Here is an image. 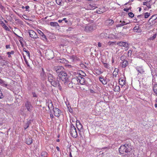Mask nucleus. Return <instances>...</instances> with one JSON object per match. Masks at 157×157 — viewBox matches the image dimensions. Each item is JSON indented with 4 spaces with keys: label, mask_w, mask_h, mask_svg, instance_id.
Returning a JSON list of instances; mask_svg holds the SVG:
<instances>
[{
    "label": "nucleus",
    "mask_w": 157,
    "mask_h": 157,
    "mask_svg": "<svg viewBox=\"0 0 157 157\" xmlns=\"http://www.w3.org/2000/svg\"><path fill=\"white\" fill-rule=\"evenodd\" d=\"M104 67L106 68H108L109 67V64L106 63H103Z\"/></svg>",
    "instance_id": "obj_42"
},
{
    "label": "nucleus",
    "mask_w": 157,
    "mask_h": 157,
    "mask_svg": "<svg viewBox=\"0 0 157 157\" xmlns=\"http://www.w3.org/2000/svg\"><path fill=\"white\" fill-rule=\"evenodd\" d=\"M136 70L140 73L142 74L144 72L142 67H136Z\"/></svg>",
    "instance_id": "obj_16"
},
{
    "label": "nucleus",
    "mask_w": 157,
    "mask_h": 157,
    "mask_svg": "<svg viewBox=\"0 0 157 157\" xmlns=\"http://www.w3.org/2000/svg\"><path fill=\"white\" fill-rule=\"evenodd\" d=\"M6 48L7 49L10 48V45H6Z\"/></svg>",
    "instance_id": "obj_58"
},
{
    "label": "nucleus",
    "mask_w": 157,
    "mask_h": 157,
    "mask_svg": "<svg viewBox=\"0 0 157 157\" xmlns=\"http://www.w3.org/2000/svg\"><path fill=\"white\" fill-rule=\"evenodd\" d=\"M25 8L26 9V10H28V9H29V6H26L25 7Z\"/></svg>",
    "instance_id": "obj_57"
},
{
    "label": "nucleus",
    "mask_w": 157,
    "mask_h": 157,
    "mask_svg": "<svg viewBox=\"0 0 157 157\" xmlns=\"http://www.w3.org/2000/svg\"><path fill=\"white\" fill-rule=\"evenodd\" d=\"M0 59L2 60H4V58H3V56H0Z\"/></svg>",
    "instance_id": "obj_56"
},
{
    "label": "nucleus",
    "mask_w": 157,
    "mask_h": 157,
    "mask_svg": "<svg viewBox=\"0 0 157 157\" xmlns=\"http://www.w3.org/2000/svg\"><path fill=\"white\" fill-rule=\"evenodd\" d=\"M56 149L57 150V151H60V150H59V148L58 147V146L56 147Z\"/></svg>",
    "instance_id": "obj_59"
},
{
    "label": "nucleus",
    "mask_w": 157,
    "mask_h": 157,
    "mask_svg": "<svg viewBox=\"0 0 157 157\" xmlns=\"http://www.w3.org/2000/svg\"><path fill=\"white\" fill-rule=\"evenodd\" d=\"M132 146L130 144H125L122 145L119 148V151L120 153L123 152L128 153L132 150Z\"/></svg>",
    "instance_id": "obj_2"
},
{
    "label": "nucleus",
    "mask_w": 157,
    "mask_h": 157,
    "mask_svg": "<svg viewBox=\"0 0 157 157\" xmlns=\"http://www.w3.org/2000/svg\"><path fill=\"white\" fill-rule=\"evenodd\" d=\"M147 2L148 1H147V2H144L143 5H146V6H147L148 7V6H149V4H148Z\"/></svg>",
    "instance_id": "obj_50"
},
{
    "label": "nucleus",
    "mask_w": 157,
    "mask_h": 157,
    "mask_svg": "<svg viewBox=\"0 0 157 157\" xmlns=\"http://www.w3.org/2000/svg\"><path fill=\"white\" fill-rule=\"evenodd\" d=\"M132 51L131 50H129L128 51V56H131V55H132Z\"/></svg>",
    "instance_id": "obj_43"
},
{
    "label": "nucleus",
    "mask_w": 157,
    "mask_h": 157,
    "mask_svg": "<svg viewBox=\"0 0 157 157\" xmlns=\"http://www.w3.org/2000/svg\"><path fill=\"white\" fill-rule=\"evenodd\" d=\"M106 25H112L113 23V21L111 19H109L106 21Z\"/></svg>",
    "instance_id": "obj_18"
},
{
    "label": "nucleus",
    "mask_w": 157,
    "mask_h": 157,
    "mask_svg": "<svg viewBox=\"0 0 157 157\" xmlns=\"http://www.w3.org/2000/svg\"><path fill=\"white\" fill-rule=\"evenodd\" d=\"M58 76L59 78L64 83L68 81V77L67 74L64 72L59 74Z\"/></svg>",
    "instance_id": "obj_4"
},
{
    "label": "nucleus",
    "mask_w": 157,
    "mask_h": 157,
    "mask_svg": "<svg viewBox=\"0 0 157 157\" xmlns=\"http://www.w3.org/2000/svg\"><path fill=\"white\" fill-rule=\"evenodd\" d=\"M29 127V123H28V122L26 124L25 126V127H24L25 129H27Z\"/></svg>",
    "instance_id": "obj_45"
},
{
    "label": "nucleus",
    "mask_w": 157,
    "mask_h": 157,
    "mask_svg": "<svg viewBox=\"0 0 157 157\" xmlns=\"http://www.w3.org/2000/svg\"><path fill=\"white\" fill-rule=\"evenodd\" d=\"M71 59H73V61H75L76 59V57L75 56H72L71 57Z\"/></svg>",
    "instance_id": "obj_44"
},
{
    "label": "nucleus",
    "mask_w": 157,
    "mask_h": 157,
    "mask_svg": "<svg viewBox=\"0 0 157 157\" xmlns=\"http://www.w3.org/2000/svg\"><path fill=\"white\" fill-rule=\"evenodd\" d=\"M117 44L119 46L123 47L125 48H128V44L127 42L124 41H120L117 43Z\"/></svg>",
    "instance_id": "obj_6"
},
{
    "label": "nucleus",
    "mask_w": 157,
    "mask_h": 157,
    "mask_svg": "<svg viewBox=\"0 0 157 157\" xmlns=\"http://www.w3.org/2000/svg\"><path fill=\"white\" fill-rule=\"evenodd\" d=\"M70 133L71 136L74 138H76L77 136V132L76 128L72 124H70Z\"/></svg>",
    "instance_id": "obj_3"
},
{
    "label": "nucleus",
    "mask_w": 157,
    "mask_h": 157,
    "mask_svg": "<svg viewBox=\"0 0 157 157\" xmlns=\"http://www.w3.org/2000/svg\"><path fill=\"white\" fill-rule=\"evenodd\" d=\"M0 8L2 10H3L4 9V6L2 5L1 2H0Z\"/></svg>",
    "instance_id": "obj_51"
},
{
    "label": "nucleus",
    "mask_w": 157,
    "mask_h": 157,
    "mask_svg": "<svg viewBox=\"0 0 157 157\" xmlns=\"http://www.w3.org/2000/svg\"><path fill=\"white\" fill-rule=\"evenodd\" d=\"M37 32L41 36L40 38L42 40H46V37L44 33L40 30L38 29L37 30Z\"/></svg>",
    "instance_id": "obj_11"
},
{
    "label": "nucleus",
    "mask_w": 157,
    "mask_h": 157,
    "mask_svg": "<svg viewBox=\"0 0 157 157\" xmlns=\"http://www.w3.org/2000/svg\"><path fill=\"white\" fill-rule=\"evenodd\" d=\"M62 0H56V3L58 5H62Z\"/></svg>",
    "instance_id": "obj_38"
},
{
    "label": "nucleus",
    "mask_w": 157,
    "mask_h": 157,
    "mask_svg": "<svg viewBox=\"0 0 157 157\" xmlns=\"http://www.w3.org/2000/svg\"><path fill=\"white\" fill-rule=\"evenodd\" d=\"M47 75L48 81L51 83V84L53 86L55 87L58 86L59 88L60 89L61 86H60L58 80L57 79L58 78H56L52 75L50 73L48 74Z\"/></svg>",
    "instance_id": "obj_1"
},
{
    "label": "nucleus",
    "mask_w": 157,
    "mask_h": 157,
    "mask_svg": "<svg viewBox=\"0 0 157 157\" xmlns=\"http://www.w3.org/2000/svg\"><path fill=\"white\" fill-rule=\"evenodd\" d=\"M77 77L78 78L77 79H78L79 83H80L81 85H83L85 84L86 81L83 77L78 74H77Z\"/></svg>",
    "instance_id": "obj_10"
},
{
    "label": "nucleus",
    "mask_w": 157,
    "mask_h": 157,
    "mask_svg": "<svg viewBox=\"0 0 157 157\" xmlns=\"http://www.w3.org/2000/svg\"><path fill=\"white\" fill-rule=\"evenodd\" d=\"M125 59V57L124 56H122L120 57V59L121 60H124Z\"/></svg>",
    "instance_id": "obj_48"
},
{
    "label": "nucleus",
    "mask_w": 157,
    "mask_h": 157,
    "mask_svg": "<svg viewBox=\"0 0 157 157\" xmlns=\"http://www.w3.org/2000/svg\"><path fill=\"white\" fill-rule=\"evenodd\" d=\"M137 17L138 18H143L144 17V16L142 14L138 15L137 16Z\"/></svg>",
    "instance_id": "obj_46"
},
{
    "label": "nucleus",
    "mask_w": 157,
    "mask_h": 157,
    "mask_svg": "<svg viewBox=\"0 0 157 157\" xmlns=\"http://www.w3.org/2000/svg\"><path fill=\"white\" fill-rule=\"evenodd\" d=\"M23 51L25 52V51H27V50H26V49L25 48H24Z\"/></svg>",
    "instance_id": "obj_61"
},
{
    "label": "nucleus",
    "mask_w": 157,
    "mask_h": 157,
    "mask_svg": "<svg viewBox=\"0 0 157 157\" xmlns=\"http://www.w3.org/2000/svg\"><path fill=\"white\" fill-rule=\"evenodd\" d=\"M3 95H2L1 92H1H0V98H3Z\"/></svg>",
    "instance_id": "obj_53"
},
{
    "label": "nucleus",
    "mask_w": 157,
    "mask_h": 157,
    "mask_svg": "<svg viewBox=\"0 0 157 157\" xmlns=\"http://www.w3.org/2000/svg\"><path fill=\"white\" fill-rule=\"evenodd\" d=\"M66 19V18H63V20H59L58 21V22L59 23H61V22H62L63 21V20H65Z\"/></svg>",
    "instance_id": "obj_52"
},
{
    "label": "nucleus",
    "mask_w": 157,
    "mask_h": 157,
    "mask_svg": "<svg viewBox=\"0 0 157 157\" xmlns=\"http://www.w3.org/2000/svg\"><path fill=\"white\" fill-rule=\"evenodd\" d=\"M26 143L30 145L33 142L32 139L31 138H28L26 139Z\"/></svg>",
    "instance_id": "obj_24"
},
{
    "label": "nucleus",
    "mask_w": 157,
    "mask_h": 157,
    "mask_svg": "<svg viewBox=\"0 0 157 157\" xmlns=\"http://www.w3.org/2000/svg\"><path fill=\"white\" fill-rule=\"evenodd\" d=\"M119 83L120 85L123 86L125 85V82L124 80L123 79H120L119 80Z\"/></svg>",
    "instance_id": "obj_29"
},
{
    "label": "nucleus",
    "mask_w": 157,
    "mask_h": 157,
    "mask_svg": "<svg viewBox=\"0 0 157 157\" xmlns=\"http://www.w3.org/2000/svg\"><path fill=\"white\" fill-rule=\"evenodd\" d=\"M6 61L5 60H2L1 61V64L2 66H4V65H5L6 64Z\"/></svg>",
    "instance_id": "obj_40"
},
{
    "label": "nucleus",
    "mask_w": 157,
    "mask_h": 157,
    "mask_svg": "<svg viewBox=\"0 0 157 157\" xmlns=\"http://www.w3.org/2000/svg\"><path fill=\"white\" fill-rule=\"evenodd\" d=\"M98 46L100 47L101 46V44L100 42H98Z\"/></svg>",
    "instance_id": "obj_55"
},
{
    "label": "nucleus",
    "mask_w": 157,
    "mask_h": 157,
    "mask_svg": "<svg viewBox=\"0 0 157 157\" xmlns=\"http://www.w3.org/2000/svg\"><path fill=\"white\" fill-rule=\"evenodd\" d=\"M25 52L26 53V55L27 56L29 57V58H30V56L29 52L27 50V51H25Z\"/></svg>",
    "instance_id": "obj_47"
},
{
    "label": "nucleus",
    "mask_w": 157,
    "mask_h": 157,
    "mask_svg": "<svg viewBox=\"0 0 157 157\" xmlns=\"http://www.w3.org/2000/svg\"><path fill=\"white\" fill-rule=\"evenodd\" d=\"M128 15L129 17L131 18H132V17H134V14L132 12L129 13H128Z\"/></svg>",
    "instance_id": "obj_41"
},
{
    "label": "nucleus",
    "mask_w": 157,
    "mask_h": 157,
    "mask_svg": "<svg viewBox=\"0 0 157 157\" xmlns=\"http://www.w3.org/2000/svg\"><path fill=\"white\" fill-rule=\"evenodd\" d=\"M77 74L79 75L80 76H85L86 75V74L82 71H79V73L78 74V73Z\"/></svg>",
    "instance_id": "obj_35"
},
{
    "label": "nucleus",
    "mask_w": 157,
    "mask_h": 157,
    "mask_svg": "<svg viewBox=\"0 0 157 157\" xmlns=\"http://www.w3.org/2000/svg\"><path fill=\"white\" fill-rule=\"evenodd\" d=\"M78 78L77 77V74L76 75V77H74L73 78L72 80V82H74V84H77L79 83L78 82V79H77Z\"/></svg>",
    "instance_id": "obj_20"
},
{
    "label": "nucleus",
    "mask_w": 157,
    "mask_h": 157,
    "mask_svg": "<svg viewBox=\"0 0 157 157\" xmlns=\"http://www.w3.org/2000/svg\"><path fill=\"white\" fill-rule=\"evenodd\" d=\"M120 24L117 25H116L117 27H121L124 25H127L128 24V23H126L125 21H120Z\"/></svg>",
    "instance_id": "obj_15"
},
{
    "label": "nucleus",
    "mask_w": 157,
    "mask_h": 157,
    "mask_svg": "<svg viewBox=\"0 0 157 157\" xmlns=\"http://www.w3.org/2000/svg\"><path fill=\"white\" fill-rule=\"evenodd\" d=\"M14 52L13 51H12L10 52H7V55H8V57H11V55L13 54Z\"/></svg>",
    "instance_id": "obj_37"
},
{
    "label": "nucleus",
    "mask_w": 157,
    "mask_h": 157,
    "mask_svg": "<svg viewBox=\"0 0 157 157\" xmlns=\"http://www.w3.org/2000/svg\"><path fill=\"white\" fill-rule=\"evenodd\" d=\"M121 64L122 67L123 68H124L128 66V61L127 60H124L122 62Z\"/></svg>",
    "instance_id": "obj_21"
},
{
    "label": "nucleus",
    "mask_w": 157,
    "mask_h": 157,
    "mask_svg": "<svg viewBox=\"0 0 157 157\" xmlns=\"http://www.w3.org/2000/svg\"><path fill=\"white\" fill-rule=\"evenodd\" d=\"M25 106L28 111L31 112L32 111L33 106L30 102L27 101L25 103Z\"/></svg>",
    "instance_id": "obj_9"
},
{
    "label": "nucleus",
    "mask_w": 157,
    "mask_h": 157,
    "mask_svg": "<svg viewBox=\"0 0 157 157\" xmlns=\"http://www.w3.org/2000/svg\"><path fill=\"white\" fill-rule=\"evenodd\" d=\"M114 91L115 92H119L120 91V88L119 86H116L114 89Z\"/></svg>",
    "instance_id": "obj_34"
},
{
    "label": "nucleus",
    "mask_w": 157,
    "mask_h": 157,
    "mask_svg": "<svg viewBox=\"0 0 157 157\" xmlns=\"http://www.w3.org/2000/svg\"><path fill=\"white\" fill-rule=\"evenodd\" d=\"M150 13L148 12L145 13H144V17L145 18H148L150 15Z\"/></svg>",
    "instance_id": "obj_39"
},
{
    "label": "nucleus",
    "mask_w": 157,
    "mask_h": 157,
    "mask_svg": "<svg viewBox=\"0 0 157 157\" xmlns=\"http://www.w3.org/2000/svg\"><path fill=\"white\" fill-rule=\"evenodd\" d=\"M29 35L33 39L38 38V37L36 33L33 30H29Z\"/></svg>",
    "instance_id": "obj_5"
},
{
    "label": "nucleus",
    "mask_w": 157,
    "mask_h": 157,
    "mask_svg": "<svg viewBox=\"0 0 157 157\" xmlns=\"http://www.w3.org/2000/svg\"><path fill=\"white\" fill-rule=\"evenodd\" d=\"M100 81L103 84H106L107 83L106 80L104 78V77H100L99 78Z\"/></svg>",
    "instance_id": "obj_19"
},
{
    "label": "nucleus",
    "mask_w": 157,
    "mask_h": 157,
    "mask_svg": "<svg viewBox=\"0 0 157 157\" xmlns=\"http://www.w3.org/2000/svg\"><path fill=\"white\" fill-rule=\"evenodd\" d=\"M129 10V9L128 8H124V11H125L127 12H128Z\"/></svg>",
    "instance_id": "obj_54"
},
{
    "label": "nucleus",
    "mask_w": 157,
    "mask_h": 157,
    "mask_svg": "<svg viewBox=\"0 0 157 157\" xmlns=\"http://www.w3.org/2000/svg\"><path fill=\"white\" fill-rule=\"evenodd\" d=\"M156 34H155L153 35V36L151 37H149L148 39V40H153L156 37Z\"/></svg>",
    "instance_id": "obj_33"
},
{
    "label": "nucleus",
    "mask_w": 157,
    "mask_h": 157,
    "mask_svg": "<svg viewBox=\"0 0 157 157\" xmlns=\"http://www.w3.org/2000/svg\"><path fill=\"white\" fill-rule=\"evenodd\" d=\"M100 36L101 38H105L108 37V34L105 33H102L100 34Z\"/></svg>",
    "instance_id": "obj_28"
},
{
    "label": "nucleus",
    "mask_w": 157,
    "mask_h": 157,
    "mask_svg": "<svg viewBox=\"0 0 157 157\" xmlns=\"http://www.w3.org/2000/svg\"><path fill=\"white\" fill-rule=\"evenodd\" d=\"M63 68L62 66H56L54 67V70L58 74H60V73L63 72Z\"/></svg>",
    "instance_id": "obj_8"
},
{
    "label": "nucleus",
    "mask_w": 157,
    "mask_h": 157,
    "mask_svg": "<svg viewBox=\"0 0 157 157\" xmlns=\"http://www.w3.org/2000/svg\"><path fill=\"white\" fill-rule=\"evenodd\" d=\"M50 24L51 26L54 27H56L57 26H59L57 22H51Z\"/></svg>",
    "instance_id": "obj_27"
},
{
    "label": "nucleus",
    "mask_w": 157,
    "mask_h": 157,
    "mask_svg": "<svg viewBox=\"0 0 157 157\" xmlns=\"http://www.w3.org/2000/svg\"><path fill=\"white\" fill-rule=\"evenodd\" d=\"M154 17V16L153 15L149 20V22L151 25H153L155 23L156 18L153 19Z\"/></svg>",
    "instance_id": "obj_13"
},
{
    "label": "nucleus",
    "mask_w": 157,
    "mask_h": 157,
    "mask_svg": "<svg viewBox=\"0 0 157 157\" xmlns=\"http://www.w3.org/2000/svg\"><path fill=\"white\" fill-rule=\"evenodd\" d=\"M76 127L78 130L79 131L81 130L82 129H83L82 126L79 122H78V124H76Z\"/></svg>",
    "instance_id": "obj_23"
},
{
    "label": "nucleus",
    "mask_w": 157,
    "mask_h": 157,
    "mask_svg": "<svg viewBox=\"0 0 157 157\" xmlns=\"http://www.w3.org/2000/svg\"><path fill=\"white\" fill-rule=\"evenodd\" d=\"M133 30L136 33H140L141 32V30L139 28V26H136L134 28Z\"/></svg>",
    "instance_id": "obj_22"
},
{
    "label": "nucleus",
    "mask_w": 157,
    "mask_h": 157,
    "mask_svg": "<svg viewBox=\"0 0 157 157\" xmlns=\"http://www.w3.org/2000/svg\"><path fill=\"white\" fill-rule=\"evenodd\" d=\"M32 95L33 97H37L36 94L35 93V92H33L32 93Z\"/></svg>",
    "instance_id": "obj_49"
},
{
    "label": "nucleus",
    "mask_w": 157,
    "mask_h": 157,
    "mask_svg": "<svg viewBox=\"0 0 157 157\" xmlns=\"http://www.w3.org/2000/svg\"><path fill=\"white\" fill-rule=\"evenodd\" d=\"M23 57H24L25 61V63H26V64H27V66L29 67V68L31 69V67L30 66L29 64V63L27 61V60L26 59L25 56H23Z\"/></svg>",
    "instance_id": "obj_36"
},
{
    "label": "nucleus",
    "mask_w": 157,
    "mask_h": 157,
    "mask_svg": "<svg viewBox=\"0 0 157 157\" xmlns=\"http://www.w3.org/2000/svg\"><path fill=\"white\" fill-rule=\"evenodd\" d=\"M141 10V8L139 7V11H140Z\"/></svg>",
    "instance_id": "obj_64"
},
{
    "label": "nucleus",
    "mask_w": 157,
    "mask_h": 157,
    "mask_svg": "<svg viewBox=\"0 0 157 157\" xmlns=\"http://www.w3.org/2000/svg\"><path fill=\"white\" fill-rule=\"evenodd\" d=\"M53 110L54 115L57 117H59L61 113V111L58 108H53Z\"/></svg>",
    "instance_id": "obj_7"
},
{
    "label": "nucleus",
    "mask_w": 157,
    "mask_h": 157,
    "mask_svg": "<svg viewBox=\"0 0 157 157\" xmlns=\"http://www.w3.org/2000/svg\"><path fill=\"white\" fill-rule=\"evenodd\" d=\"M51 118L52 119L53 117V116L52 114H50Z\"/></svg>",
    "instance_id": "obj_60"
},
{
    "label": "nucleus",
    "mask_w": 157,
    "mask_h": 157,
    "mask_svg": "<svg viewBox=\"0 0 157 157\" xmlns=\"http://www.w3.org/2000/svg\"><path fill=\"white\" fill-rule=\"evenodd\" d=\"M47 105H48V108L49 109H52V108L53 109V106L52 103V102H48L47 103Z\"/></svg>",
    "instance_id": "obj_25"
},
{
    "label": "nucleus",
    "mask_w": 157,
    "mask_h": 157,
    "mask_svg": "<svg viewBox=\"0 0 157 157\" xmlns=\"http://www.w3.org/2000/svg\"><path fill=\"white\" fill-rule=\"evenodd\" d=\"M40 77L42 80H44L45 79L47 75L44 72L43 68H42V71L40 73Z\"/></svg>",
    "instance_id": "obj_12"
},
{
    "label": "nucleus",
    "mask_w": 157,
    "mask_h": 157,
    "mask_svg": "<svg viewBox=\"0 0 157 157\" xmlns=\"http://www.w3.org/2000/svg\"><path fill=\"white\" fill-rule=\"evenodd\" d=\"M155 108L157 107V103H155Z\"/></svg>",
    "instance_id": "obj_63"
},
{
    "label": "nucleus",
    "mask_w": 157,
    "mask_h": 157,
    "mask_svg": "<svg viewBox=\"0 0 157 157\" xmlns=\"http://www.w3.org/2000/svg\"><path fill=\"white\" fill-rule=\"evenodd\" d=\"M134 20H135L136 21H140V20H138V18H136Z\"/></svg>",
    "instance_id": "obj_62"
},
{
    "label": "nucleus",
    "mask_w": 157,
    "mask_h": 157,
    "mask_svg": "<svg viewBox=\"0 0 157 157\" xmlns=\"http://www.w3.org/2000/svg\"><path fill=\"white\" fill-rule=\"evenodd\" d=\"M0 24L2 25V26L3 28L7 31L9 30V29L7 27V26L5 24L4 22L2 21H0Z\"/></svg>",
    "instance_id": "obj_17"
},
{
    "label": "nucleus",
    "mask_w": 157,
    "mask_h": 157,
    "mask_svg": "<svg viewBox=\"0 0 157 157\" xmlns=\"http://www.w3.org/2000/svg\"><path fill=\"white\" fill-rule=\"evenodd\" d=\"M0 84L4 86H6L8 85L4 81L1 79H0Z\"/></svg>",
    "instance_id": "obj_31"
},
{
    "label": "nucleus",
    "mask_w": 157,
    "mask_h": 157,
    "mask_svg": "<svg viewBox=\"0 0 157 157\" xmlns=\"http://www.w3.org/2000/svg\"><path fill=\"white\" fill-rule=\"evenodd\" d=\"M153 90L154 93L157 95V84H155L154 85Z\"/></svg>",
    "instance_id": "obj_32"
},
{
    "label": "nucleus",
    "mask_w": 157,
    "mask_h": 157,
    "mask_svg": "<svg viewBox=\"0 0 157 157\" xmlns=\"http://www.w3.org/2000/svg\"><path fill=\"white\" fill-rule=\"evenodd\" d=\"M93 29L94 28L93 26H87L85 28V30L87 32H91L93 30Z\"/></svg>",
    "instance_id": "obj_14"
},
{
    "label": "nucleus",
    "mask_w": 157,
    "mask_h": 157,
    "mask_svg": "<svg viewBox=\"0 0 157 157\" xmlns=\"http://www.w3.org/2000/svg\"><path fill=\"white\" fill-rule=\"evenodd\" d=\"M58 61L61 63H67V61L64 59H59L58 60Z\"/></svg>",
    "instance_id": "obj_30"
},
{
    "label": "nucleus",
    "mask_w": 157,
    "mask_h": 157,
    "mask_svg": "<svg viewBox=\"0 0 157 157\" xmlns=\"http://www.w3.org/2000/svg\"><path fill=\"white\" fill-rule=\"evenodd\" d=\"M118 71L119 70L117 68H115L114 71L113 72V76L116 77L118 74Z\"/></svg>",
    "instance_id": "obj_26"
}]
</instances>
